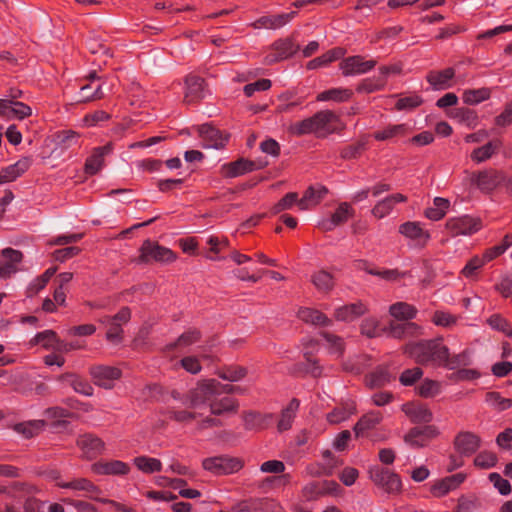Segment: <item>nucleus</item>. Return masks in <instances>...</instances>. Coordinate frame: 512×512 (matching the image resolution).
<instances>
[{
    "instance_id": "nucleus-1",
    "label": "nucleus",
    "mask_w": 512,
    "mask_h": 512,
    "mask_svg": "<svg viewBox=\"0 0 512 512\" xmlns=\"http://www.w3.org/2000/svg\"><path fill=\"white\" fill-rule=\"evenodd\" d=\"M403 351L420 365L440 366L445 361L447 346L443 345L441 338H436L409 342L404 346Z\"/></svg>"
},
{
    "instance_id": "nucleus-2",
    "label": "nucleus",
    "mask_w": 512,
    "mask_h": 512,
    "mask_svg": "<svg viewBox=\"0 0 512 512\" xmlns=\"http://www.w3.org/2000/svg\"><path fill=\"white\" fill-rule=\"evenodd\" d=\"M471 185L476 186L482 193L491 194L505 181V173L501 170L489 168L475 171L470 174Z\"/></svg>"
},
{
    "instance_id": "nucleus-3",
    "label": "nucleus",
    "mask_w": 512,
    "mask_h": 512,
    "mask_svg": "<svg viewBox=\"0 0 512 512\" xmlns=\"http://www.w3.org/2000/svg\"><path fill=\"white\" fill-rule=\"evenodd\" d=\"M202 466L215 475H228L240 471L244 466V461L238 457L220 455L204 459Z\"/></svg>"
},
{
    "instance_id": "nucleus-4",
    "label": "nucleus",
    "mask_w": 512,
    "mask_h": 512,
    "mask_svg": "<svg viewBox=\"0 0 512 512\" xmlns=\"http://www.w3.org/2000/svg\"><path fill=\"white\" fill-rule=\"evenodd\" d=\"M369 474L375 485L382 487L387 493L398 494L401 492L402 482L398 474L379 466L371 468Z\"/></svg>"
},
{
    "instance_id": "nucleus-5",
    "label": "nucleus",
    "mask_w": 512,
    "mask_h": 512,
    "mask_svg": "<svg viewBox=\"0 0 512 512\" xmlns=\"http://www.w3.org/2000/svg\"><path fill=\"white\" fill-rule=\"evenodd\" d=\"M220 382L216 379H209L198 383L188 394L189 406L194 408L206 402H212L213 398L219 395Z\"/></svg>"
},
{
    "instance_id": "nucleus-6",
    "label": "nucleus",
    "mask_w": 512,
    "mask_h": 512,
    "mask_svg": "<svg viewBox=\"0 0 512 512\" xmlns=\"http://www.w3.org/2000/svg\"><path fill=\"white\" fill-rule=\"evenodd\" d=\"M446 229L452 237L460 235H472L482 227L480 218L469 215L449 218L445 224Z\"/></svg>"
},
{
    "instance_id": "nucleus-7",
    "label": "nucleus",
    "mask_w": 512,
    "mask_h": 512,
    "mask_svg": "<svg viewBox=\"0 0 512 512\" xmlns=\"http://www.w3.org/2000/svg\"><path fill=\"white\" fill-rule=\"evenodd\" d=\"M139 261L148 263L150 260L157 262H173L176 260L175 253L164 246H160L157 242L149 239L145 240L140 248Z\"/></svg>"
},
{
    "instance_id": "nucleus-8",
    "label": "nucleus",
    "mask_w": 512,
    "mask_h": 512,
    "mask_svg": "<svg viewBox=\"0 0 512 512\" xmlns=\"http://www.w3.org/2000/svg\"><path fill=\"white\" fill-rule=\"evenodd\" d=\"M89 374L95 385L104 389H112L114 381L121 378L122 371L114 366L93 365L89 368Z\"/></svg>"
},
{
    "instance_id": "nucleus-9",
    "label": "nucleus",
    "mask_w": 512,
    "mask_h": 512,
    "mask_svg": "<svg viewBox=\"0 0 512 512\" xmlns=\"http://www.w3.org/2000/svg\"><path fill=\"white\" fill-rule=\"evenodd\" d=\"M440 434L435 425L411 428L404 436V442L412 448H423Z\"/></svg>"
},
{
    "instance_id": "nucleus-10",
    "label": "nucleus",
    "mask_w": 512,
    "mask_h": 512,
    "mask_svg": "<svg viewBox=\"0 0 512 512\" xmlns=\"http://www.w3.org/2000/svg\"><path fill=\"white\" fill-rule=\"evenodd\" d=\"M198 133L202 139L203 147L206 148H224L230 137L229 133L222 132L209 123L200 125L198 127Z\"/></svg>"
},
{
    "instance_id": "nucleus-11",
    "label": "nucleus",
    "mask_w": 512,
    "mask_h": 512,
    "mask_svg": "<svg viewBox=\"0 0 512 512\" xmlns=\"http://www.w3.org/2000/svg\"><path fill=\"white\" fill-rule=\"evenodd\" d=\"M398 232L413 242V247L423 249L431 238L429 231L424 230L419 222L407 221L402 223Z\"/></svg>"
},
{
    "instance_id": "nucleus-12",
    "label": "nucleus",
    "mask_w": 512,
    "mask_h": 512,
    "mask_svg": "<svg viewBox=\"0 0 512 512\" xmlns=\"http://www.w3.org/2000/svg\"><path fill=\"white\" fill-rule=\"evenodd\" d=\"M481 442V438L475 433L461 431L455 436L453 445L460 456L469 457L480 448Z\"/></svg>"
},
{
    "instance_id": "nucleus-13",
    "label": "nucleus",
    "mask_w": 512,
    "mask_h": 512,
    "mask_svg": "<svg viewBox=\"0 0 512 512\" xmlns=\"http://www.w3.org/2000/svg\"><path fill=\"white\" fill-rule=\"evenodd\" d=\"M76 444L81 449L84 457L88 460L97 458L102 454L105 448L104 442L92 433L80 435L77 438Z\"/></svg>"
},
{
    "instance_id": "nucleus-14",
    "label": "nucleus",
    "mask_w": 512,
    "mask_h": 512,
    "mask_svg": "<svg viewBox=\"0 0 512 512\" xmlns=\"http://www.w3.org/2000/svg\"><path fill=\"white\" fill-rule=\"evenodd\" d=\"M313 126V134L322 138L334 132L331 123L338 120L337 115L331 110H321L310 117Z\"/></svg>"
},
{
    "instance_id": "nucleus-15",
    "label": "nucleus",
    "mask_w": 512,
    "mask_h": 512,
    "mask_svg": "<svg viewBox=\"0 0 512 512\" xmlns=\"http://www.w3.org/2000/svg\"><path fill=\"white\" fill-rule=\"evenodd\" d=\"M340 488V485L332 480L313 481L303 488V495L311 501L324 495L335 494Z\"/></svg>"
},
{
    "instance_id": "nucleus-16",
    "label": "nucleus",
    "mask_w": 512,
    "mask_h": 512,
    "mask_svg": "<svg viewBox=\"0 0 512 512\" xmlns=\"http://www.w3.org/2000/svg\"><path fill=\"white\" fill-rule=\"evenodd\" d=\"M375 60L364 61L361 56H350L342 60L340 69L344 76L363 74L372 70L376 66Z\"/></svg>"
},
{
    "instance_id": "nucleus-17",
    "label": "nucleus",
    "mask_w": 512,
    "mask_h": 512,
    "mask_svg": "<svg viewBox=\"0 0 512 512\" xmlns=\"http://www.w3.org/2000/svg\"><path fill=\"white\" fill-rule=\"evenodd\" d=\"M388 336L395 339H405L421 334V327L413 322H397L391 321L389 326L385 328Z\"/></svg>"
},
{
    "instance_id": "nucleus-18",
    "label": "nucleus",
    "mask_w": 512,
    "mask_h": 512,
    "mask_svg": "<svg viewBox=\"0 0 512 512\" xmlns=\"http://www.w3.org/2000/svg\"><path fill=\"white\" fill-rule=\"evenodd\" d=\"M297 13V11H291L289 13L262 16L251 25L255 29H279L289 23L297 15Z\"/></svg>"
},
{
    "instance_id": "nucleus-19",
    "label": "nucleus",
    "mask_w": 512,
    "mask_h": 512,
    "mask_svg": "<svg viewBox=\"0 0 512 512\" xmlns=\"http://www.w3.org/2000/svg\"><path fill=\"white\" fill-rule=\"evenodd\" d=\"M186 84V93L184 97V101L188 104L196 103L203 99L204 97V86L205 80L204 78L189 74L185 78Z\"/></svg>"
},
{
    "instance_id": "nucleus-20",
    "label": "nucleus",
    "mask_w": 512,
    "mask_h": 512,
    "mask_svg": "<svg viewBox=\"0 0 512 512\" xmlns=\"http://www.w3.org/2000/svg\"><path fill=\"white\" fill-rule=\"evenodd\" d=\"M92 471L98 475H126L130 471V466L120 460L99 461L92 465Z\"/></svg>"
},
{
    "instance_id": "nucleus-21",
    "label": "nucleus",
    "mask_w": 512,
    "mask_h": 512,
    "mask_svg": "<svg viewBox=\"0 0 512 512\" xmlns=\"http://www.w3.org/2000/svg\"><path fill=\"white\" fill-rule=\"evenodd\" d=\"M402 411L415 424L430 423L433 419L432 411L425 404L406 403L402 405Z\"/></svg>"
},
{
    "instance_id": "nucleus-22",
    "label": "nucleus",
    "mask_w": 512,
    "mask_h": 512,
    "mask_svg": "<svg viewBox=\"0 0 512 512\" xmlns=\"http://www.w3.org/2000/svg\"><path fill=\"white\" fill-rule=\"evenodd\" d=\"M31 164V157H22L16 163L3 168L0 171V184L16 180L30 168Z\"/></svg>"
},
{
    "instance_id": "nucleus-23",
    "label": "nucleus",
    "mask_w": 512,
    "mask_h": 512,
    "mask_svg": "<svg viewBox=\"0 0 512 512\" xmlns=\"http://www.w3.org/2000/svg\"><path fill=\"white\" fill-rule=\"evenodd\" d=\"M246 430L261 431L267 429L273 423V414H262L250 411L243 415Z\"/></svg>"
},
{
    "instance_id": "nucleus-24",
    "label": "nucleus",
    "mask_w": 512,
    "mask_h": 512,
    "mask_svg": "<svg viewBox=\"0 0 512 512\" xmlns=\"http://www.w3.org/2000/svg\"><path fill=\"white\" fill-rule=\"evenodd\" d=\"M111 151V143L95 148L92 155L86 159L84 166L85 173L88 175H95L98 173L103 166L104 156L109 154Z\"/></svg>"
},
{
    "instance_id": "nucleus-25",
    "label": "nucleus",
    "mask_w": 512,
    "mask_h": 512,
    "mask_svg": "<svg viewBox=\"0 0 512 512\" xmlns=\"http://www.w3.org/2000/svg\"><path fill=\"white\" fill-rule=\"evenodd\" d=\"M454 76V68L449 67L441 71H430L426 76V80L434 90H445L452 86L450 81Z\"/></svg>"
},
{
    "instance_id": "nucleus-26",
    "label": "nucleus",
    "mask_w": 512,
    "mask_h": 512,
    "mask_svg": "<svg viewBox=\"0 0 512 512\" xmlns=\"http://www.w3.org/2000/svg\"><path fill=\"white\" fill-rule=\"evenodd\" d=\"M221 170L224 177L235 178L253 172V162L252 160L241 157L236 161L224 164Z\"/></svg>"
},
{
    "instance_id": "nucleus-27",
    "label": "nucleus",
    "mask_w": 512,
    "mask_h": 512,
    "mask_svg": "<svg viewBox=\"0 0 512 512\" xmlns=\"http://www.w3.org/2000/svg\"><path fill=\"white\" fill-rule=\"evenodd\" d=\"M407 197L401 193L390 195L383 200L377 202L372 209V214L379 219L387 216L394 208L396 203L406 202Z\"/></svg>"
},
{
    "instance_id": "nucleus-28",
    "label": "nucleus",
    "mask_w": 512,
    "mask_h": 512,
    "mask_svg": "<svg viewBox=\"0 0 512 512\" xmlns=\"http://www.w3.org/2000/svg\"><path fill=\"white\" fill-rule=\"evenodd\" d=\"M366 312V306L362 302H356L337 308L334 316L339 321L349 322L364 315Z\"/></svg>"
},
{
    "instance_id": "nucleus-29",
    "label": "nucleus",
    "mask_w": 512,
    "mask_h": 512,
    "mask_svg": "<svg viewBox=\"0 0 512 512\" xmlns=\"http://www.w3.org/2000/svg\"><path fill=\"white\" fill-rule=\"evenodd\" d=\"M383 417L379 411H371L363 415L353 427L356 437L363 435L367 430L374 428L382 421Z\"/></svg>"
},
{
    "instance_id": "nucleus-30",
    "label": "nucleus",
    "mask_w": 512,
    "mask_h": 512,
    "mask_svg": "<svg viewBox=\"0 0 512 512\" xmlns=\"http://www.w3.org/2000/svg\"><path fill=\"white\" fill-rule=\"evenodd\" d=\"M390 372L385 367H377L375 370L365 376L366 385L371 388H381L391 381Z\"/></svg>"
},
{
    "instance_id": "nucleus-31",
    "label": "nucleus",
    "mask_w": 512,
    "mask_h": 512,
    "mask_svg": "<svg viewBox=\"0 0 512 512\" xmlns=\"http://www.w3.org/2000/svg\"><path fill=\"white\" fill-rule=\"evenodd\" d=\"M356 413V405L353 401H347L335 407L327 414V421L331 424H338Z\"/></svg>"
},
{
    "instance_id": "nucleus-32",
    "label": "nucleus",
    "mask_w": 512,
    "mask_h": 512,
    "mask_svg": "<svg viewBox=\"0 0 512 512\" xmlns=\"http://www.w3.org/2000/svg\"><path fill=\"white\" fill-rule=\"evenodd\" d=\"M311 282L319 292L324 294L330 293L335 286L333 275L326 270L314 272L311 275Z\"/></svg>"
},
{
    "instance_id": "nucleus-33",
    "label": "nucleus",
    "mask_w": 512,
    "mask_h": 512,
    "mask_svg": "<svg viewBox=\"0 0 512 512\" xmlns=\"http://www.w3.org/2000/svg\"><path fill=\"white\" fill-rule=\"evenodd\" d=\"M216 374L223 380L238 382L247 376L248 369L244 366L231 364L219 368Z\"/></svg>"
},
{
    "instance_id": "nucleus-34",
    "label": "nucleus",
    "mask_w": 512,
    "mask_h": 512,
    "mask_svg": "<svg viewBox=\"0 0 512 512\" xmlns=\"http://www.w3.org/2000/svg\"><path fill=\"white\" fill-rule=\"evenodd\" d=\"M345 53H346V50L344 48H341V47L333 48V49L327 51L326 53L322 54L321 56L310 60L307 63V68L308 69H316V68L325 66L331 62H334V61L342 58L345 55Z\"/></svg>"
},
{
    "instance_id": "nucleus-35",
    "label": "nucleus",
    "mask_w": 512,
    "mask_h": 512,
    "mask_svg": "<svg viewBox=\"0 0 512 512\" xmlns=\"http://www.w3.org/2000/svg\"><path fill=\"white\" fill-rule=\"evenodd\" d=\"M238 408V401L228 396L221 399L213 398V401L210 403V411L213 415H222L226 412L236 413Z\"/></svg>"
},
{
    "instance_id": "nucleus-36",
    "label": "nucleus",
    "mask_w": 512,
    "mask_h": 512,
    "mask_svg": "<svg viewBox=\"0 0 512 512\" xmlns=\"http://www.w3.org/2000/svg\"><path fill=\"white\" fill-rule=\"evenodd\" d=\"M389 312L396 320L410 322L416 317L417 309L406 302H397L390 306Z\"/></svg>"
},
{
    "instance_id": "nucleus-37",
    "label": "nucleus",
    "mask_w": 512,
    "mask_h": 512,
    "mask_svg": "<svg viewBox=\"0 0 512 512\" xmlns=\"http://www.w3.org/2000/svg\"><path fill=\"white\" fill-rule=\"evenodd\" d=\"M45 424L44 420H31L15 424L14 430L23 435L24 438L30 439L37 436L43 430Z\"/></svg>"
},
{
    "instance_id": "nucleus-38",
    "label": "nucleus",
    "mask_w": 512,
    "mask_h": 512,
    "mask_svg": "<svg viewBox=\"0 0 512 512\" xmlns=\"http://www.w3.org/2000/svg\"><path fill=\"white\" fill-rule=\"evenodd\" d=\"M61 488L73 489L79 491H85L90 494L91 498L96 499L93 495L99 494L101 491L98 486L94 485L90 480L86 478H77L69 482L59 483Z\"/></svg>"
},
{
    "instance_id": "nucleus-39",
    "label": "nucleus",
    "mask_w": 512,
    "mask_h": 512,
    "mask_svg": "<svg viewBox=\"0 0 512 512\" xmlns=\"http://www.w3.org/2000/svg\"><path fill=\"white\" fill-rule=\"evenodd\" d=\"M433 204V207H429L425 210L424 215L433 221L441 220L450 207V201L443 197H435Z\"/></svg>"
},
{
    "instance_id": "nucleus-40",
    "label": "nucleus",
    "mask_w": 512,
    "mask_h": 512,
    "mask_svg": "<svg viewBox=\"0 0 512 512\" xmlns=\"http://www.w3.org/2000/svg\"><path fill=\"white\" fill-rule=\"evenodd\" d=\"M298 316L304 322L313 325L329 326L331 324V320L324 313L311 308L300 309Z\"/></svg>"
},
{
    "instance_id": "nucleus-41",
    "label": "nucleus",
    "mask_w": 512,
    "mask_h": 512,
    "mask_svg": "<svg viewBox=\"0 0 512 512\" xmlns=\"http://www.w3.org/2000/svg\"><path fill=\"white\" fill-rule=\"evenodd\" d=\"M409 133V127L406 124L389 125L383 130L373 133V137L378 141H386L395 137H403Z\"/></svg>"
},
{
    "instance_id": "nucleus-42",
    "label": "nucleus",
    "mask_w": 512,
    "mask_h": 512,
    "mask_svg": "<svg viewBox=\"0 0 512 512\" xmlns=\"http://www.w3.org/2000/svg\"><path fill=\"white\" fill-rule=\"evenodd\" d=\"M80 134L74 130H62L54 134V142L61 149H68L79 144Z\"/></svg>"
},
{
    "instance_id": "nucleus-43",
    "label": "nucleus",
    "mask_w": 512,
    "mask_h": 512,
    "mask_svg": "<svg viewBox=\"0 0 512 512\" xmlns=\"http://www.w3.org/2000/svg\"><path fill=\"white\" fill-rule=\"evenodd\" d=\"M272 49L279 53L280 59L285 60L293 56L299 49L292 38L279 39L272 44Z\"/></svg>"
},
{
    "instance_id": "nucleus-44",
    "label": "nucleus",
    "mask_w": 512,
    "mask_h": 512,
    "mask_svg": "<svg viewBox=\"0 0 512 512\" xmlns=\"http://www.w3.org/2000/svg\"><path fill=\"white\" fill-rule=\"evenodd\" d=\"M352 91L343 88H332L319 93L316 97L317 101H336L344 102L351 98Z\"/></svg>"
},
{
    "instance_id": "nucleus-45",
    "label": "nucleus",
    "mask_w": 512,
    "mask_h": 512,
    "mask_svg": "<svg viewBox=\"0 0 512 512\" xmlns=\"http://www.w3.org/2000/svg\"><path fill=\"white\" fill-rule=\"evenodd\" d=\"M367 149V140L360 139L355 143L349 144L340 150V157L343 160L358 159Z\"/></svg>"
},
{
    "instance_id": "nucleus-46",
    "label": "nucleus",
    "mask_w": 512,
    "mask_h": 512,
    "mask_svg": "<svg viewBox=\"0 0 512 512\" xmlns=\"http://www.w3.org/2000/svg\"><path fill=\"white\" fill-rule=\"evenodd\" d=\"M135 466L144 473L160 472L162 463L159 459L139 456L134 459Z\"/></svg>"
},
{
    "instance_id": "nucleus-47",
    "label": "nucleus",
    "mask_w": 512,
    "mask_h": 512,
    "mask_svg": "<svg viewBox=\"0 0 512 512\" xmlns=\"http://www.w3.org/2000/svg\"><path fill=\"white\" fill-rule=\"evenodd\" d=\"M491 91L489 88L468 89L463 93V101L468 105H476L490 98Z\"/></svg>"
},
{
    "instance_id": "nucleus-48",
    "label": "nucleus",
    "mask_w": 512,
    "mask_h": 512,
    "mask_svg": "<svg viewBox=\"0 0 512 512\" xmlns=\"http://www.w3.org/2000/svg\"><path fill=\"white\" fill-rule=\"evenodd\" d=\"M57 342L58 335L53 330H45L43 332H39L31 340L32 344H41L45 349H55Z\"/></svg>"
},
{
    "instance_id": "nucleus-49",
    "label": "nucleus",
    "mask_w": 512,
    "mask_h": 512,
    "mask_svg": "<svg viewBox=\"0 0 512 512\" xmlns=\"http://www.w3.org/2000/svg\"><path fill=\"white\" fill-rule=\"evenodd\" d=\"M103 97H104V93L102 91L101 85H98L92 91V86L90 84H86L81 87L79 97L76 101L78 103H87V102L102 99Z\"/></svg>"
},
{
    "instance_id": "nucleus-50",
    "label": "nucleus",
    "mask_w": 512,
    "mask_h": 512,
    "mask_svg": "<svg viewBox=\"0 0 512 512\" xmlns=\"http://www.w3.org/2000/svg\"><path fill=\"white\" fill-rule=\"evenodd\" d=\"M470 364V358L466 351L450 357L449 349L447 348L445 361L440 366L446 367L450 370L457 369L461 366H467Z\"/></svg>"
},
{
    "instance_id": "nucleus-51",
    "label": "nucleus",
    "mask_w": 512,
    "mask_h": 512,
    "mask_svg": "<svg viewBox=\"0 0 512 512\" xmlns=\"http://www.w3.org/2000/svg\"><path fill=\"white\" fill-rule=\"evenodd\" d=\"M386 85L384 77L366 78L356 88L358 93H372L379 91Z\"/></svg>"
},
{
    "instance_id": "nucleus-52",
    "label": "nucleus",
    "mask_w": 512,
    "mask_h": 512,
    "mask_svg": "<svg viewBox=\"0 0 512 512\" xmlns=\"http://www.w3.org/2000/svg\"><path fill=\"white\" fill-rule=\"evenodd\" d=\"M497 146L493 142H488L485 145L474 149L471 153V159L476 163H482L492 157L495 153Z\"/></svg>"
},
{
    "instance_id": "nucleus-53",
    "label": "nucleus",
    "mask_w": 512,
    "mask_h": 512,
    "mask_svg": "<svg viewBox=\"0 0 512 512\" xmlns=\"http://www.w3.org/2000/svg\"><path fill=\"white\" fill-rule=\"evenodd\" d=\"M354 215V211L347 202L339 204L331 218L337 226L342 225Z\"/></svg>"
},
{
    "instance_id": "nucleus-54",
    "label": "nucleus",
    "mask_w": 512,
    "mask_h": 512,
    "mask_svg": "<svg viewBox=\"0 0 512 512\" xmlns=\"http://www.w3.org/2000/svg\"><path fill=\"white\" fill-rule=\"evenodd\" d=\"M288 132L296 137L303 135L312 134L313 126L310 117L303 119L302 121L295 122L288 127Z\"/></svg>"
},
{
    "instance_id": "nucleus-55",
    "label": "nucleus",
    "mask_w": 512,
    "mask_h": 512,
    "mask_svg": "<svg viewBox=\"0 0 512 512\" xmlns=\"http://www.w3.org/2000/svg\"><path fill=\"white\" fill-rule=\"evenodd\" d=\"M481 503L479 499L475 496H461L458 499V504L456 506L455 512H476Z\"/></svg>"
},
{
    "instance_id": "nucleus-56",
    "label": "nucleus",
    "mask_w": 512,
    "mask_h": 512,
    "mask_svg": "<svg viewBox=\"0 0 512 512\" xmlns=\"http://www.w3.org/2000/svg\"><path fill=\"white\" fill-rule=\"evenodd\" d=\"M487 323L495 330L503 332L507 337H512V329L509 322L499 314H493Z\"/></svg>"
},
{
    "instance_id": "nucleus-57",
    "label": "nucleus",
    "mask_w": 512,
    "mask_h": 512,
    "mask_svg": "<svg viewBox=\"0 0 512 512\" xmlns=\"http://www.w3.org/2000/svg\"><path fill=\"white\" fill-rule=\"evenodd\" d=\"M297 202V193L289 192L282 197L272 208L271 214L276 215L284 210L290 209Z\"/></svg>"
},
{
    "instance_id": "nucleus-58",
    "label": "nucleus",
    "mask_w": 512,
    "mask_h": 512,
    "mask_svg": "<svg viewBox=\"0 0 512 512\" xmlns=\"http://www.w3.org/2000/svg\"><path fill=\"white\" fill-rule=\"evenodd\" d=\"M423 103L421 96L414 94L406 97L399 98L395 104V108L398 111L401 110H412L419 107Z\"/></svg>"
},
{
    "instance_id": "nucleus-59",
    "label": "nucleus",
    "mask_w": 512,
    "mask_h": 512,
    "mask_svg": "<svg viewBox=\"0 0 512 512\" xmlns=\"http://www.w3.org/2000/svg\"><path fill=\"white\" fill-rule=\"evenodd\" d=\"M418 394L424 398L434 397L440 392V384L437 381L425 379L417 388Z\"/></svg>"
},
{
    "instance_id": "nucleus-60",
    "label": "nucleus",
    "mask_w": 512,
    "mask_h": 512,
    "mask_svg": "<svg viewBox=\"0 0 512 512\" xmlns=\"http://www.w3.org/2000/svg\"><path fill=\"white\" fill-rule=\"evenodd\" d=\"M306 364H300L306 373L311 374L314 378H318L322 375L323 368L319 365L318 360L312 357L310 352L304 354Z\"/></svg>"
},
{
    "instance_id": "nucleus-61",
    "label": "nucleus",
    "mask_w": 512,
    "mask_h": 512,
    "mask_svg": "<svg viewBox=\"0 0 512 512\" xmlns=\"http://www.w3.org/2000/svg\"><path fill=\"white\" fill-rule=\"evenodd\" d=\"M422 375L423 371L419 367L406 369L401 373L399 381L404 386H412L422 377Z\"/></svg>"
},
{
    "instance_id": "nucleus-62",
    "label": "nucleus",
    "mask_w": 512,
    "mask_h": 512,
    "mask_svg": "<svg viewBox=\"0 0 512 512\" xmlns=\"http://www.w3.org/2000/svg\"><path fill=\"white\" fill-rule=\"evenodd\" d=\"M497 456L493 452L483 451L480 452L474 459V464L477 467L488 469L496 465Z\"/></svg>"
},
{
    "instance_id": "nucleus-63",
    "label": "nucleus",
    "mask_w": 512,
    "mask_h": 512,
    "mask_svg": "<svg viewBox=\"0 0 512 512\" xmlns=\"http://www.w3.org/2000/svg\"><path fill=\"white\" fill-rule=\"evenodd\" d=\"M253 506H255V512H277L279 510V504L269 498H253Z\"/></svg>"
},
{
    "instance_id": "nucleus-64",
    "label": "nucleus",
    "mask_w": 512,
    "mask_h": 512,
    "mask_svg": "<svg viewBox=\"0 0 512 512\" xmlns=\"http://www.w3.org/2000/svg\"><path fill=\"white\" fill-rule=\"evenodd\" d=\"M202 337V333L197 328H190L189 330L182 333L177 338V344H180L181 346H190L196 342H198Z\"/></svg>"
}]
</instances>
